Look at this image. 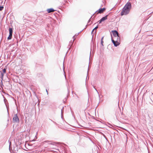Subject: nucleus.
Wrapping results in <instances>:
<instances>
[{
  "mask_svg": "<svg viewBox=\"0 0 153 153\" xmlns=\"http://www.w3.org/2000/svg\"><path fill=\"white\" fill-rule=\"evenodd\" d=\"M9 34H12L13 33V29L12 28H9Z\"/></svg>",
  "mask_w": 153,
  "mask_h": 153,
  "instance_id": "9",
  "label": "nucleus"
},
{
  "mask_svg": "<svg viewBox=\"0 0 153 153\" xmlns=\"http://www.w3.org/2000/svg\"><path fill=\"white\" fill-rule=\"evenodd\" d=\"M12 34H9V36L7 38V39L8 40L11 39L12 38Z\"/></svg>",
  "mask_w": 153,
  "mask_h": 153,
  "instance_id": "10",
  "label": "nucleus"
},
{
  "mask_svg": "<svg viewBox=\"0 0 153 153\" xmlns=\"http://www.w3.org/2000/svg\"><path fill=\"white\" fill-rule=\"evenodd\" d=\"M108 16H105L102 17L100 20L98 22L99 24H100L102 22L104 21V20H106L107 19Z\"/></svg>",
  "mask_w": 153,
  "mask_h": 153,
  "instance_id": "6",
  "label": "nucleus"
},
{
  "mask_svg": "<svg viewBox=\"0 0 153 153\" xmlns=\"http://www.w3.org/2000/svg\"><path fill=\"white\" fill-rule=\"evenodd\" d=\"M1 78H3L4 76V73L1 72Z\"/></svg>",
  "mask_w": 153,
  "mask_h": 153,
  "instance_id": "15",
  "label": "nucleus"
},
{
  "mask_svg": "<svg viewBox=\"0 0 153 153\" xmlns=\"http://www.w3.org/2000/svg\"><path fill=\"white\" fill-rule=\"evenodd\" d=\"M14 153H23V149L20 148H17L14 151Z\"/></svg>",
  "mask_w": 153,
  "mask_h": 153,
  "instance_id": "3",
  "label": "nucleus"
},
{
  "mask_svg": "<svg viewBox=\"0 0 153 153\" xmlns=\"http://www.w3.org/2000/svg\"><path fill=\"white\" fill-rule=\"evenodd\" d=\"M105 8H100L98 12L97 13V14L98 13H101L103 12L105 10Z\"/></svg>",
  "mask_w": 153,
  "mask_h": 153,
  "instance_id": "7",
  "label": "nucleus"
},
{
  "mask_svg": "<svg viewBox=\"0 0 153 153\" xmlns=\"http://www.w3.org/2000/svg\"><path fill=\"white\" fill-rule=\"evenodd\" d=\"M55 11V10L53 8L48 9L47 10V11L48 13H50L51 12H53Z\"/></svg>",
  "mask_w": 153,
  "mask_h": 153,
  "instance_id": "8",
  "label": "nucleus"
},
{
  "mask_svg": "<svg viewBox=\"0 0 153 153\" xmlns=\"http://www.w3.org/2000/svg\"><path fill=\"white\" fill-rule=\"evenodd\" d=\"M131 5L130 2H127L123 9L121 13V16L124 15H126L128 14L130 10Z\"/></svg>",
  "mask_w": 153,
  "mask_h": 153,
  "instance_id": "1",
  "label": "nucleus"
},
{
  "mask_svg": "<svg viewBox=\"0 0 153 153\" xmlns=\"http://www.w3.org/2000/svg\"><path fill=\"white\" fill-rule=\"evenodd\" d=\"M6 72V69L4 68L3 70V73L5 74Z\"/></svg>",
  "mask_w": 153,
  "mask_h": 153,
  "instance_id": "12",
  "label": "nucleus"
},
{
  "mask_svg": "<svg viewBox=\"0 0 153 153\" xmlns=\"http://www.w3.org/2000/svg\"><path fill=\"white\" fill-rule=\"evenodd\" d=\"M112 32L114 36L113 37H112V39H114L117 38V37H120L119 36L118 33L116 30H114L112 31Z\"/></svg>",
  "mask_w": 153,
  "mask_h": 153,
  "instance_id": "4",
  "label": "nucleus"
},
{
  "mask_svg": "<svg viewBox=\"0 0 153 153\" xmlns=\"http://www.w3.org/2000/svg\"><path fill=\"white\" fill-rule=\"evenodd\" d=\"M115 115L117 116H118L119 115V114L118 112V111H117V112H116L115 113Z\"/></svg>",
  "mask_w": 153,
  "mask_h": 153,
  "instance_id": "13",
  "label": "nucleus"
},
{
  "mask_svg": "<svg viewBox=\"0 0 153 153\" xmlns=\"http://www.w3.org/2000/svg\"><path fill=\"white\" fill-rule=\"evenodd\" d=\"M3 8H4V7L3 6L0 7V11H1V10H2L3 9Z\"/></svg>",
  "mask_w": 153,
  "mask_h": 153,
  "instance_id": "16",
  "label": "nucleus"
},
{
  "mask_svg": "<svg viewBox=\"0 0 153 153\" xmlns=\"http://www.w3.org/2000/svg\"><path fill=\"white\" fill-rule=\"evenodd\" d=\"M65 2H67V1L66 0L65 1Z\"/></svg>",
  "mask_w": 153,
  "mask_h": 153,
  "instance_id": "17",
  "label": "nucleus"
},
{
  "mask_svg": "<svg viewBox=\"0 0 153 153\" xmlns=\"http://www.w3.org/2000/svg\"><path fill=\"white\" fill-rule=\"evenodd\" d=\"M98 28V26H97L96 27H95L93 30L92 31V33L94 31V30H96Z\"/></svg>",
  "mask_w": 153,
  "mask_h": 153,
  "instance_id": "14",
  "label": "nucleus"
},
{
  "mask_svg": "<svg viewBox=\"0 0 153 153\" xmlns=\"http://www.w3.org/2000/svg\"><path fill=\"white\" fill-rule=\"evenodd\" d=\"M111 40L114 45L115 46H118L120 44V37H117V38L116 39L111 38Z\"/></svg>",
  "mask_w": 153,
  "mask_h": 153,
  "instance_id": "2",
  "label": "nucleus"
},
{
  "mask_svg": "<svg viewBox=\"0 0 153 153\" xmlns=\"http://www.w3.org/2000/svg\"><path fill=\"white\" fill-rule=\"evenodd\" d=\"M103 37H102L101 39V44L102 45H103Z\"/></svg>",
  "mask_w": 153,
  "mask_h": 153,
  "instance_id": "11",
  "label": "nucleus"
},
{
  "mask_svg": "<svg viewBox=\"0 0 153 153\" xmlns=\"http://www.w3.org/2000/svg\"><path fill=\"white\" fill-rule=\"evenodd\" d=\"M13 120L14 122H19V119L17 114H15L13 118Z\"/></svg>",
  "mask_w": 153,
  "mask_h": 153,
  "instance_id": "5",
  "label": "nucleus"
}]
</instances>
